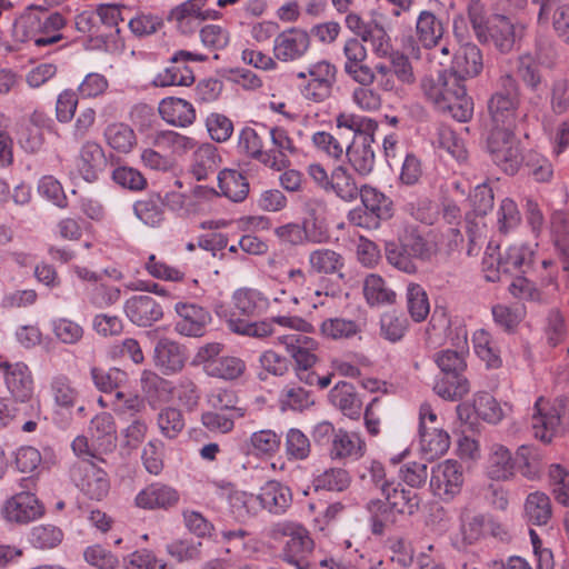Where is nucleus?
Listing matches in <instances>:
<instances>
[{"label": "nucleus", "instance_id": "23", "mask_svg": "<svg viewBox=\"0 0 569 569\" xmlns=\"http://www.w3.org/2000/svg\"><path fill=\"white\" fill-rule=\"evenodd\" d=\"M483 68L481 50L475 43H465L456 52L448 72L453 73L460 83L478 76Z\"/></svg>", "mask_w": 569, "mask_h": 569}, {"label": "nucleus", "instance_id": "59", "mask_svg": "<svg viewBox=\"0 0 569 569\" xmlns=\"http://www.w3.org/2000/svg\"><path fill=\"white\" fill-rule=\"evenodd\" d=\"M476 415L489 423H498L503 418V411L498 401L488 392H479L473 399Z\"/></svg>", "mask_w": 569, "mask_h": 569}, {"label": "nucleus", "instance_id": "64", "mask_svg": "<svg viewBox=\"0 0 569 569\" xmlns=\"http://www.w3.org/2000/svg\"><path fill=\"white\" fill-rule=\"evenodd\" d=\"M385 251L387 261L392 267L408 274L416 273V259L399 242H387Z\"/></svg>", "mask_w": 569, "mask_h": 569}, {"label": "nucleus", "instance_id": "33", "mask_svg": "<svg viewBox=\"0 0 569 569\" xmlns=\"http://www.w3.org/2000/svg\"><path fill=\"white\" fill-rule=\"evenodd\" d=\"M420 450L427 460L443 456L450 447L449 433L439 427L419 429Z\"/></svg>", "mask_w": 569, "mask_h": 569}, {"label": "nucleus", "instance_id": "45", "mask_svg": "<svg viewBox=\"0 0 569 569\" xmlns=\"http://www.w3.org/2000/svg\"><path fill=\"white\" fill-rule=\"evenodd\" d=\"M473 350L478 358L486 363L489 369H498L502 366L499 350L491 340L488 331L485 329L476 330L472 336Z\"/></svg>", "mask_w": 569, "mask_h": 569}, {"label": "nucleus", "instance_id": "35", "mask_svg": "<svg viewBox=\"0 0 569 569\" xmlns=\"http://www.w3.org/2000/svg\"><path fill=\"white\" fill-rule=\"evenodd\" d=\"M359 197L363 207L380 222L393 216L392 200L377 188L363 184Z\"/></svg>", "mask_w": 569, "mask_h": 569}, {"label": "nucleus", "instance_id": "39", "mask_svg": "<svg viewBox=\"0 0 569 569\" xmlns=\"http://www.w3.org/2000/svg\"><path fill=\"white\" fill-rule=\"evenodd\" d=\"M328 452L333 460L349 457L360 458L365 452V443L358 435L338 429V433L328 449Z\"/></svg>", "mask_w": 569, "mask_h": 569}, {"label": "nucleus", "instance_id": "32", "mask_svg": "<svg viewBox=\"0 0 569 569\" xmlns=\"http://www.w3.org/2000/svg\"><path fill=\"white\" fill-rule=\"evenodd\" d=\"M331 403L346 417L359 419L361 416L362 402L356 393L355 387L346 381L338 382L329 393Z\"/></svg>", "mask_w": 569, "mask_h": 569}, {"label": "nucleus", "instance_id": "25", "mask_svg": "<svg viewBox=\"0 0 569 569\" xmlns=\"http://www.w3.org/2000/svg\"><path fill=\"white\" fill-rule=\"evenodd\" d=\"M375 136L356 139L346 146V157L352 169L361 177L369 176L375 168L376 153L372 148Z\"/></svg>", "mask_w": 569, "mask_h": 569}, {"label": "nucleus", "instance_id": "47", "mask_svg": "<svg viewBox=\"0 0 569 569\" xmlns=\"http://www.w3.org/2000/svg\"><path fill=\"white\" fill-rule=\"evenodd\" d=\"M367 510L370 515L371 532L376 536L382 535L386 526L397 520L398 513L386 499L370 500L367 505Z\"/></svg>", "mask_w": 569, "mask_h": 569}, {"label": "nucleus", "instance_id": "18", "mask_svg": "<svg viewBox=\"0 0 569 569\" xmlns=\"http://www.w3.org/2000/svg\"><path fill=\"white\" fill-rule=\"evenodd\" d=\"M537 243H513L499 256V266L503 273L526 274L533 270Z\"/></svg>", "mask_w": 569, "mask_h": 569}, {"label": "nucleus", "instance_id": "37", "mask_svg": "<svg viewBox=\"0 0 569 569\" xmlns=\"http://www.w3.org/2000/svg\"><path fill=\"white\" fill-rule=\"evenodd\" d=\"M219 542L224 543L226 553L236 559H247L254 552V541L244 529L222 530Z\"/></svg>", "mask_w": 569, "mask_h": 569}, {"label": "nucleus", "instance_id": "38", "mask_svg": "<svg viewBox=\"0 0 569 569\" xmlns=\"http://www.w3.org/2000/svg\"><path fill=\"white\" fill-rule=\"evenodd\" d=\"M89 430L91 438L104 451H111L116 447L117 427L111 413L97 415L92 418Z\"/></svg>", "mask_w": 569, "mask_h": 569}, {"label": "nucleus", "instance_id": "36", "mask_svg": "<svg viewBox=\"0 0 569 569\" xmlns=\"http://www.w3.org/2000/svg\"><path fill=\"white\" fill-rule=\"evenodd\" d=\"M218 187L221 194L233 202H242L249 193L248 179L234 169H223L219 172Z\"/></svg>", "mask_w": 569, "mask_h": 569}, {"label": "nucleus", "instance_id": "6", "mask_svg": "<svg viewBox=\"0 0 569 569\" xmlns=\"http://www.w3.org/2000/svg\"><path fill=\"white\" fill-rule=\"evenodd\" d=\"M436 363L442 377L435 383V392L445 400L457 401L469 391L470 385L463 376L467 368L466 353L459 350L445 349L436 353Z\"/></svg>", "mask_w": 569, "mask_h": 569}, {"label": "nucleus", "instance_id": "14", "mask_svg": "<svg viewBox=\"0 0 569 569\" xmlns=\"http://www.w3.org/2000/svg\"><path fill=\"white\" fill-rule=\"evenodd\" d=\"M462 485L463 473L458 461L448 459L431 469L430 489L442 501L452 500L461 491Z\"/></svg>", "mask_w": 569, "mask_h": 569}, {"label": "nucleus", "instance_id": "4", "mask_svg": "<svg viewBox=\"0 0 569 569\" xmlns=\"http://www.w3.org/2000/svg\"><path fill=\"white\" fill-rule=\"evenodd\" d=\"M519 470L527 479L538 475V455L533 447L522 445L513 457L511 451L499 443L490 448L487 461V475L492 480H508Z\"/></svg>", "mask_w": 569, "mask_h": 569}, {"label": "nucleus", "instance_id": "29", "mask_svg": "<svg viewBox=\"0 0 569 569\" xmlns=\"http://www.w3.org/2000/svg\"><path fill=\"white\" fill-rule=\"evenodd\" d=\"M381 493L398 515H413L420 505L418 493L405 489L399 482H383Z\"/></svg>", "mask_w": 569, "mask_h": 569}, {"label": "nucleus", "instance_id": "62", "mask_svg": "<svg viewBox=\"0 0 569 569\" xmlns=\"http://www.w3.org/2000/svg\"><path fill=\"white\" fill-rule=\"evenodd\" d=\"M280 403L283 410L303 411L315 403L312 395L301 387H286L280 395Z\"/></svg>", "mask_w": 569, "mask_h": 569}, {"label": "nucleus", "instance_id": "41", "mask_svg": "<svg viewBox=\"0 0 569 569\" xmlns=\"http://www.w3.org/2000/svg\"><path fill=\"white\" fill-rule=\"evenodd\" d=\"M525 516L533 526H545L552 516L550 498L540 491L528 495L525 502Z\"/></svg>", "mask_w": 569, "mask_h": 569}, {"label": "nucleus", "instance_id": "42", "mask_svg": "<svg viewBox=\"0 0 569 569\" xmlns=\"http://www.w3.org/2000/svg\"><path fill=\"white\" fill-rule=\"evenodd\" d=\"M246 362L234 356H221L206 367V373L213 378L232 381L240 378L246 371Z\"/></svg>", "mask_w": 569, "mask_h": 569}, {"label": "nucleus", "instance_id": "31", "mask_svg": "<svg viewBox=\"0 0 569 569\" xmlns=\"http://www.w3.org/2000/svg\"><path fill=\"white\" fill-rule=\"evenodd\" d=\"M210 313L194 303H180V335L201 337L209 323Z\"/></svg>", "mask_w": 569, "mask_h": 569}, {"label": "nucleus", "instance_id": "9", "mask_svg": "<svg viewBox=\"0 0 569 569\" xmlns=\"http://www.w3.org/2000/svg\"><path fill=\"white\" fill-rule=\"evenodd\" d=\"M487 151L492 162L510 176L518 172L523 160L520 142L511 129H491L487 138Z\"/></svg>", "mask_w": 569, "mask_h": 569}, {"label": "nucleus", "instance_id": "51", "mask_svg": "<svg viewBox=\"0 0 569 569\" xmlns=\"http://www.w3.org/2000/svg\"><path fill=\"white\" fill-rule=\"evenodd\" d=\"M406 298L407 309L412 320L416 322L423 321L430 311V305L425 289L420 284L411 282L407 286Z\"/></svg>", "mask_w": 569, "mask_h": 569}, {"label": "nucleus", "instance_id": "34", "mask_svg": "<svg viewBox=\"0 0 569 569\" xmlns=\"http://www.w3.org/2000/svg\"><path fill=\"white\" fill-rule=\"evenodd\" d=\"M232 301L237 313L248 317L261 315L270 307L269 299L259 290L251 288L236 290Z\"/></svg>", "mask_w": 569, "mask_h": 569}, {"label": "nucleus", "instance_id": "44", "mask_svg": "<svg viewBox=\"0 0 569 569\" xmlns=\"http://www.w3.org/2000/svg\"><path fill=\"white\" fill-rule=\"evenodd\" d=\"M228 327L234 333L253 337L257 339H264L273 336L277 338L279 336L277 328L272 327V321H270V318L250 322L234 318L232 316L228 320Z\"/></svg>", "mask_w": 569, "mask_h": 569}, {"label": "nucleus", "instance_id": "50", "mask_svg": "<svg viewBox=\"0 0 569 569\" xmlns=\"http://www.w3.org/2000/svg\"><path fill=\"white\" fill-rule=\"evenodd\" d=\"M104 139L117 152L128 153L136 143L133 130L124 123H111L104 130Z\"/></svg>", "mask_w": 569, "mask_h": 569}, {"label": "nucleus", "instance_id": "15", "mask_svg": "<svg viewBox=\"0 0 569 569\" xmlns=\"http://www.w3.org/2000/svg\"><path fill=\"white\" fill-rule=\"evenodd\" d=\"M509 88L497 91L488 103L492 120L491 129H516L518 93L510 78L507 79Z\"/></svg>", "mask_w": 569, "mask_h": 569}, {"label": "nucleus", "instance_id": "63", "mask_svg": "<svg viewBox=\"0 0 569 569\" xmlns=\"http://www.w3.org/2000/svg\"><path fill=\"white\" fill-rule=\"evenodd\" d=\"M91 378L94 386L102 392H111L119 388L127 380V373L118 368L108 370L91 368Z\"/></svg>", "mask_w": 569, "mask_h": 569}, {"label": "nucleus", "instance_id": "48", "mask_svg": "<svg viewBox=\"0 0 569 569\" xmlns=\"http://www.w3.org/2000/svg\"><path fill=\"white\" fill-rule=\"evenodd\" d=\"M360 332V325L351 319L333 317L325 319L320 325V333L330 340L350 339Z\"/></svg>", "mask_w": 569, "mask_h": 569}, {"label": "nucleus", "instance_id": "2", "mask_svg": "<svg viewBox=\"0 0 569 569\" xmlns=\"http://www.w3.org/2000/svg\"><path fill=\"white\" fill-rule=\"evenodd\" d=\"M64 26L66 19L59 12H49L48 8L32 4L16 19L12 37L21 43L32 41L37 47H46L63 38L60 31Z\"/></svg>", "mask_w": 569, "mask_h": 569}, {"label": "nucleus", "instance_id": "12", "mask_svg": "<svg viewBox=\"0 0 569 569\" xmlns=\"http://www.w3.org/2000/svg\"><path fill=\"white\" fill-rule=\"evenodd\" d=\"M445 33V27L441 19L429 10H422L416 21L417 39L409 36L402 39V48L412 57L419 58L420 48L430 49L439 44Z\"/></svg>", "mask_w": 569, "mask_h": 569}, {"label": "nucleus", "instance_id": "53", "mask_svg": "<svg viewBox=\"0 0 569 569\" xmlns=\"http://www.w3.org/2000/svg\"><path fill=\"white\" fill-rule=\"evenodd\" d=\"M351 477L343 468H330L315 479L316 490L341 492L349 488Z\"/></svg>", "mask_w": 569, "mask_h": 569}, {"label": "nucleus", "instance_id": "17", "mask_svg": "<svg viewBox=\"0 0 569 569\" xmlns=\"http://www.w3.org/2000/svg\"><path fill=\"white\" fill-rule=\"evenodd\" d=\"M310 47L308 32L299 28H289L280 32L273 41V56L282 62L301 59Z\"/></svg>", "mask_w": 569, "mask_h": 569}, {"label": "nucleus", "instance_id": "55", "mask_svg": "<svg viewBox=\"0 0 569 569\" xmlns=\"http://www.w3.org/2000/svg\"><path fill=\"white\" fill-rule=\"evenodd\" d=\"M238 149L251 159L258 160L264 166L266 151L263 142L258 132L251 127H244L238 136Z\"/></svg>", "mask_w": 569, "mask_h": 569}, {"label": "nucleus", "instance_id": "58", "mask_svg": "<svg viewBox=\"0 0 569 569\" xmlns=\"http://www.w3.org/2000/svg\"><path fill=\"white\" fill-rule=\"evenodd\" d=\"M284 449L289 460H305L310 455L311 443L300 429L290 428L286 433Z\"/></svg>", "mask_w": 569, "mask_h": 569}, {"label": "nucleus", "instance_id": "27", "mask_svg": "<svg viewBox=\"0 0 569 569\" xmlns=\"http://www.w3.org/2000/svg\"><path fill=\"white\" fill-rule=\"evenodd\" d=\"M176 198L174 192H167L163 198L150 196L148 199L139 200L133 204L134 214L147 226H159L163 220V207L174 209Z\"/></svg>", "mask_w": 569, "mask_h": 569}, {"label": "nucleus", "instance_id": "16", "mask_svg": "<svg viewBox=\"0 0 569 569\" xmlns=\"http://www.w3.org/2000/svg\"><path fill=\"white\" fill-rule=\"evenodd\" d=\"M0 371L11 396L21 402L29 400L33 393V378L29 367L21 361L10 362L0 356Z\"/></svg>", "mask_w": 569, "mask_h": 569}, {"label": "nucleus", "instance_id": "10", "mask_svg": "<svg viewBox=\"0 0 569 569\" xmlns=\"http://www.w3.org/2000/svg\"><path fill=\"white\" fill-rule=\"evenodd\" d=\"M277 341L282 345L287 353L295 361V371L301 382H310L313 379V367L318 362L315 351L318 342L302 333L279 335Z\"/></svg>", "mask_w": 569, "mask_h": 569}, {"label": "nucleus", "instance_id": "40", "mask_svg": "<svg viewBox=\"0 0 569 569\" xmlns=\"http://www.w3.org/2000/svg\"><path fill=\"white\" fill-rule=\"evenodd\" d=\"M328 191H332L346 202L356 200L360 194V188L353 176L343 166H338L332 170Z\"/></svg>", "mask_w": 569, "mask_h": 569}, {"label": "nucleus", "instance_id": "19", "mask_svg": "<svg viewBox=\"0 0 569 569\" xmlns=\"http://www.w3.org/2000/svg\"><path fill=\"white\" fill-rule=\"evenodd\" d=\"M3 513L9 521L28 523L42 516L43 507L34 493L20 491L6 502Z\"/></svg>", "mask_w": 569, "mask_h": 569}, {"label": "nucleus", "instance_id": "52", "mask_svg": "<svg viewBox=\"0 0 569 569\" xmlns=\"http://www.w3.org/2000/svg\"><path fill=\"white\" fill-rule=\"evenodd\" d=\"M156 366L163 375H172L178 370V343L163 338L154 349Z\"/></svg>", "mask_w": 569, "mask_h": 569}, {"label": "nucleus", "instance_id": "11", "mask_svg": "<svg viewBox=\"0 0 569 569\" xmlns=\"http://www.w3.org/2000/svg\"><path fill=\"white\" fill-rule=\"evenodd\" d=\"M70 478L74 486L90 500L102 501L110 492L108 473L89 459H82L70 468Z\"/></svg>", "mask_w": 569, "mask_h": 569}, {"label": "nucleus", "instance_id": "5", "mask_svg": "<svg viewBox=\"0 0 569 569\" xmlns=\"http://www.w3.org/2000/svg\"><path fill=\"white\" fill-rule=\"evenodd\" d=\"M468 17L477 39L483 44H492L501 53L510 52L521 37L522 26L505 14L485 19L481 13L469 10Z\"/></svg>", "mask_w": 569, "mask_h": 569}, {"label": "nucleus", "instance_id": "8", "mask_svg": "<svg viewBox=\"0 0 569 569\" xmlns=\"http://www.w3.org/2000/svg\"><path fill=\"white\" fill-rule=\"evenodd\" d=\"M180 149L183 151V174L197 181L206 180L221 162L217 147L209 142L196 146L193 139L180 136Z\"/></svg>", "mask_w": 569, "mask_h": 569}, {"label": "nucleus", "instance_id": "43", "mask_svg": "<svg viewBox=\"0 0 569 569\" xmlns=\"http://www.w3.org/2000/svg\"><path fill=\"white\" fill-rule=\"evenodd\" d=\"M551 236L562 261V269L569 271V221L565 213L555 212L551 217Z\"/></svg>", "mask_w": 569, "mask_h": 569}, {"label": "nucleus", "instance_id": "1", "mask_svg": "<svg viewBox=\"0 0 569 569\" xmlns=\"http://www.w3.org/2000/svg\"><path fill=\"white\" fill-rule=\"evenodd\" d=\"M420 88L425 98L439 111L448 112L459 122H467L473 113V102L467 94L465 83L448 70L425 76Z\"/></svg>", "mask_w": 569, "mask_h": 569}, {"label": "nucleus", "instance_id": "7", "mask_svg": "<svg viewBox=\"0 0 569 569\" xmlns=\"http://www.w3.org/2000/svg\"><path fill=\"white\" fill-rule=\"evenodd\" d=\"M531 427L535 438L546 443L569 429V396L557 397L552 401L539 397L533 405Z\"/></svg>", "mask_w": 569, "mask_h": 569}, {"label": "nucleus", "instance_id": "28", "mask_svg": "<svg viewBox=\"0 0 569 569\" xmlns=\"http://www.w3.org/2000/svg\"><path fill=\"white\" fill-rule=\"evenodd\" d=\"M177 501L176 489L160 482L149 485L139 491L134 498L136 506L142 509H168L174 506Z\"/></svg>", "mask_w": 569, "mask_h": 569}, {"label": "nucleus", "instance_id": "21", "mask_svg": "<svg viewBox=\"0 0 569 569\" xmlns=\"http://www.w3.org/2000/svg\"><path fill=\"white\" fill-rule=\"evenodd\" d=\"M273 148L266 151L264 166L281 171L290 166L289 154H295L297 148L286 129L273 127L269 130Z\"/></svg>", "mask_w": 569, "mask_h": 569}, {"label": "nucleus", "instance_id": "13", "mask_svg": "<svg viewBox=\"0 0 569 569\" xmlns=\"http://www.w3.org/2000/svg\"><path fill=\"white\" fill-rule=\"evenodd\" d=\"M309 79L300 84L302 97L312 102H322L327 100L337 81V68L327 60L311 63L308 67Z\"/></svg>", "mask_w": 569, "mask_h": 569}, {"label": "nucleus", "instance_id": "3", "mask_svg": "<svg viewBox=\"0 0 569 569\" xmlns=\"http://www.w3.org/2000/svg\"><path fill=\"white\" fill-rule=\"evenodd\" d=\"M268 538L282 542L280 558L296 569H315L309 562L315 542L308 529L299 522L281 520L271 525Z\"/></svg>", "mask_w": 569, "mask_h": 569}, {"label": "nucleus", "instance_id": "57", "mask_svg": "<svg viewBox=\"0 0 569 569\" xmlns=\"http://www.w3.org/2000/svg\"><path fill=\"white\" fill-rule=\"evenodd\" d=\"M239 399L234 390L227 388H214L208 395V403L216 410L229 411L241 418L246 409L237 406Z\"/></svg>", "mask_w": 569, "mask_h": 569}, {"label": "nucleus", "instance_id": "22", "mask_svg": "<svg viewBox=\"0 0 569 569\" xmlns=\"http://www.w3.org/2000/svg\"><path fill=\"white\" fill-rule=\"evenodd\" d=\"M123 309L129 320L139 327H149L163 316L162 306L150 296H133Z\"/></svg>", "mask_w": 569, "mask_h": 569}, {"label": "nucleus", "instance_id": "61", "mask_svg": "<svg viewBox=\"0 0 569 569\" xmlns=\"http://www.w3.org/2000/svg\"><path fill=\"white\" fill-rule=\"evenodd\" d=\"M62 531L52 525L36 526L29 533L30 543L38 549H52L62 541Z\"/></svg>", "mask_w": 569, "mask_h": 569}, {"label": "nucleus", "instance_id": "54", "mask_svg": "<svg viewBox=\"0 0 569 569\" xmlns=\"http://www.w3.org/2000/svg\"><path fill=\"white\" fill-rule=\"evenodd\" d=\"M140 380L143 392L151 400H167L174 388L172 382L150 370H144Z\"/></svg>", "mask_w": 569, "mask_h": 569}, {"label": "nucleus", "instance_id": "46", "mask_svg": "<svg viewBox=\"0 0 569 569\" xmlns=\"http://www.w3.org/2000/svg\"><path fill=\"white\" fill-rule=\"evenodd\" d=\"M363 295L370 306H381L396 301V292L387 287L382 277L375 273L366 277Z\"/></svg>", "mask_w": 569, "mask_h": 569}, {"label": "nucleus", "instance_id": "60", "mask_svg": "<svg viewBox=\"0 0 569 569\" xmlns=\"http://www.w3.org/2000/svg\"><path fill=\"white\" fill-rule=\"evenodd\" d=\"M408 330V320L402 315L386 312L380 318V336L395 343L400 341Z\"/></svg>", "mask_w": 569, "mask_h": 569}, {"label": "nucleus", "instance_id": "49", "mask_svg": "<svg viewBox=\"0 0 569 569\" xmlns=\"http://www.w3.org/2000/svg\"><path fill=\"white\" fill-rule=\"evenodd\" d=\"M309 263L317 273L333 274L345 266L342 256L331 249H317L309 256Z\"/></svg>", "mask_w": 569, "mask_h": 569}, {"label": "nucleus", "instance_id": "56", "mask_svg": "<svg viewBox=\"0 0 569 569\" xmlns=\"http://www.w3.org/2000/svg\"><path fill=\"white\" fill-rule=\"evenodd\" d=\"M51 395L54 403L63 409L74 407L78 400V391L72 387L68 377L59 375L51 380Z\"/></svg>", "mask_w": 569, "mask_h": 569}, {"label": "nucleus", "instance_id": "26", "mask_svg": "<svg viewBox=\"0 0 569 569\" xmlns=\"http://www.w3.org/2000/svg\"><path fill=\"white\" fill-rule=\"evenodd\" d=\"M107 166V158L102 147L94 141H87L82 144L79 158L77 160V168L80 176L87 182L98 180L99 174Z\"/></svg>", "mask_w": 569, "mask_h": 569}, {"label": "nucleus", "instance_id": "30", "mask_svg": "<svg viewBox=\"0 0 569 569\" xmlns=\"http://www.w3.org/2000/svg\"><path fill=\"white\" fill-rule=\"evenodd\" d=\"M274 234L282 243L299 246L305 242L319 243L326 237L323 232L310 228V220L303 219L302 223L288 222L274 229Z\"/></svg>", "mask_w": 569, "mask_h": 569}, {"label": "nucleus", "instance_id": "24", "mask_svg": "<svg viewBox=\"0 0 569 569\" xmlns=\"http://www.w3.org/2000/svg\"><path fill=\"white\" fill-rule=\"evenodd\" d=\"M337 134L342 140L356 141L366 137L375 136L378 123L376 120L356 114L352 112H341L336 117Z\"/></svg>", "mask_w": 569, "mask_h": 569}, {"label": "nucleus", "instance_id": "20", "mask_svg": "<svg viewBox=\"0 0 569 569\" xmlns=\"http://www.w3.org/2000/svg\"><path fill=\"white\" fill-rule=\"evenodd\" d=\"M257 499L266 511L271 515H284L292 505L291 489L278 481L269 480L260 487Z\"/></svg>", "mask_w": 569, "mask_h": 569}]
</instances>
